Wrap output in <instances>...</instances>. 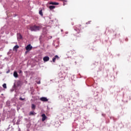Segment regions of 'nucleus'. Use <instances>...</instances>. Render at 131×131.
Returning a JSON list of instances; mask_svg holds the SVG:
<instances>
[{
    "label": "nucleus",
    "mask_w": 131,
    "mask_h": 131,
    "mask_svg": "<svg viewBox=\"0 0 131 131\" xmlns=\"http://www.w3.org/2000/svg\"><path fill=\"white\" fill-rule=\"evenodd\" d=\"M41 28L40 26H33L30 27V30L31 31H38Z\"/></svg>",
    "instance_id": "obj_1"
},
{
    "label": "nucleus",
    "mask_w": 131,
    "mask_h": 131,
    "mask_svg": "<svg viewBox=\"0 0 131 131\" xmlns=\"http://www.w3.org/2000/svg\"><path fill=\"white\" fill-rule=\"evenodd\" d=\"M26 50L28 51H31V50H32V46H31V45L29 44L28 46H27L26 47Z\"/></svg>",
    "instance_id": "obj_2"
},
{
    "label": "nucleus",
    "mask_w": 131,
    "mask_h": 131,
    "mask_svg": "<svg viewBox=\"0 0 131 131\" xmlns=\"http://www.w3.org/2000/svg\"><path fill=\"white\" fill-rule=\"evenodd\" d=\"M40 100L42 101V102H48V101H49V100L48 99V98H47V97H41L40 98Z\"/></svg>",
    "instance_id": "obj_3"
},
{
    "label": "nucleus",
    "mask_w": 131,
    "mask_h": 131,
    "mask_svg": "<svg viewBox=\"0 0 131 131\" xmlns=\"http://www.w3.org/2000/svg\"><path fill=\"white\" fill-rule=\"evenodd\" d=\"M56 59H57V60H59V56L55 55V57L53 58L52 61H53V62H54V63H55V62H56Z\"/></svg>",
    "instance_id": "obj_4"
},
{
    "label": "nucleus",
    "mask_w": 131,
    "mask_h": 131,
    "mask_svg": "<svg viewBox=\"0 0 131 131\" xmlns=\"http://www.w3.org/2000/svg\"><path fill=\"white\" fill-rule=\"evenodd\" d=\"M18 49H19V46L15 45L13 48V51H14V52H17Z\"/></svg>",
    "instance_id": "obj_5"
},
{
    "label": "nucleus",
    "mask_w": 131,
    "mask_h": 131,
    "mask_svg": "<svg viewBox=\"0 0 131 131\" xmlns=\"http://www.w3.org/2000/svg\"><path fill=\"white\" fill-rule=\"evenodd\" d=\"M43 60L44 62H48L50 60V57L49 56H45L43 58Z\"/></svg>",
    "instance_id": "obj_6"
},
{
    "label": "nucleus",
    "mask_w": 131,
    "mask_h": 131,
    "mask_svg": "<svg viewBox=\"0 0 131 131\" xmlns=\"http://www.w3.org/2000/svg\"><path fill=\"white\" fill-rule=\"evenodd\" d=\"M41 116H42V121H45V120L47 119V116H46V114H42Z\"/></svg>",
    "instance_id": "obj_7"
},
{
    "label": "nucleus",
    "mask_w": 131,
    "mask_h": 131,
    "mask_svg": "<svg viewBox=\"0 0 131 131\" xmlns=\"http://www.w3.org/2000/svg\"><path fill=\"white\" fill-rule=\"evenodd\" d=\"M50 5H53L54 6H58L59 5V3H56V2H50Z\"/></svg>",
    "instance_id": "obj_8"
},
{
    "label": "nucleus",
    "mask_w": 131,
    "mask_h": 131,
    "mask_svg": "<svg viewBox=\"0 0 131 131\" xmlns=\"http://www.w3.org/2000/svg\"><path fill=\"white\" fill-rule=\"evenodd\" d=\"M17 39H22V35L21 34H17Z\"/></svg>",
    "instance_id": "obj_9"
},
{
    "label": "nucleus",
    "mask_w": 131,
    "mask_h": 131,
    "mask_svg": "<svg viewBox=\"0 0 131 131\" xmlns=\"http://www.w3.org/2000/svg\"><path fill=\"white\" fill-rule=\"evenodd\" d=\"M31 108L33 110H35V108H36V106L34 104H32Z\"/></svg>",
    "instance_id": "obj_10"
},
{
    "label": "nucleus",
    "mask_w": 131,
    "mask_h": 131,
    "mask_svg": "<svg viewBox=\"0 0 131 131\" xmlns=\"http://www.w3.org/2000/svg\"><path fill=\"white\" fill-rule=\"evenodd\" d=\"M13 76L14 77H18V73H17V72L16 71L14 72Z\"/></svg>",
    "instance_id": "obj_11"
},
{
    "label": "nucleus",
    "mask_w": 131,
    "mask_h": 131,
    "mask_svg": "<svg viewBox=\"0 0 131 131\" xmlns=\"http://www.w3.org/2000/svg\"><path fill=\"white\" fill-rule=\"evenodd\" d=\"M55 8H56V6H49V9L50 10H54V9H55Z\"/></svg>",
    "instance_id": "obj_12"
},
{
    "label": "nucleus",
    "mask_w": 131,
    "mask_h": 131,
    "mask_svg": "<svg viewBox=\"0 0 131 131\" xmlns=\"http://www.w3.org/2000/svg\"><path fill=\"white\" fill-rule=\"evenodd\" d=\"M75 30H76V31H77L78 33H79L80 32V28L77 29V27H76Z\"/></svg>",
    "instance_id": "obj_13"
},
{
    "label": "nucleus",
    "mask_w": 131,
    "mask_h": 131,
    "mask_svg": "<svg viewBox=\"0 0 131 131\" xmlns=\"http://www.w3.org/2000/svg\"><path fill=\"white\" fill-rule=\"evenodd\" d=\"M39 14L40 15V16H43V14H42V10H40L39 11Z\"/></svg>",
    "instance_id": "obj_14"
},
{
    "label": "nucleus",
    "mask_w": 131,
    "mask_h": 131,
    "mask_svg": "<svg viewBox=\"0 0 131 131\" xmlns=\"http://www.w3.org/2000/svg\"><path fill=\"white\" fill-rule=\"evenodd\" d=\"M3 87L4 88V89H7V84L4 83V84L3 85Z\"/></svg>",
    "instance_id": "obj_15"
},
{
    "label": "nucleus",
    "mask_w": 131,
    "mask_h": 131,
    "mask_svg": "<svg viewBox=\"0 0 131 131\" xmlns=\"http://www.w3.org/2000/svg\"><path fill=\"white\" fill-rule=\"evenodd\" d=\"M30 115H34V112H30Z\"/></svg>",
    "instance_id": "obj_16"
},
{
    "label": "nucleus",
    "mask_w": 131,
    "mask_h": 131,
    "mask_svg": "<svg viewBox=\"0 0 131 131\" xmlns=\"http://www.w3.org/2000/svg\"><path fill=\"white\" fill-rule=\"evenodd\" d=\"M19 100H20V101H24L25 99H24V98H22V97H20V98H19Z\"/></svg>",
    "instance_id": "obj_17"
},
{
    "label": "nucleus",
    "mask_w": 131,
    "mask_h": 131,
    "mask_svg": "<svg viewBox=\"0 0 131 131\" xmlns=\"http://www.w3.org/2000/svg\"><path fill=\"white\" fill-rule=\"evenodd\" d=\"M19 73H22V71H20Z\"/></svg>",
    "instance_id": "obj_18"
},
{
    "label": "nucleus",
    "mask_w": 131,
    "mask_h": 131,
    "mask_svg": "<svg viewBox=\"0 0 131 131\" xmlns=\"http://www.w3.org/2000/svg\"><path fill=\"white\" fill-rule=\"evenodd\" d=\"M60 1H64L66 2H67L66 0H60Z\"/></svg>",
    "instance_id": "obj_19"
},
{
    "label": "nucleus",
    "mask_w": 131,
    "mask_h": 131,
    "mask_svg": "<svg viewBox=\"0 0 131 131\" xmlns=\"http://www.w3.org/2000/svg\"><path fill=\"white\" fill-rule=\"evenodd\" d=\"M38 83H40V82H39Z\"/></svg>",
    "instance_id": "obj_20"
}]
</instances>
